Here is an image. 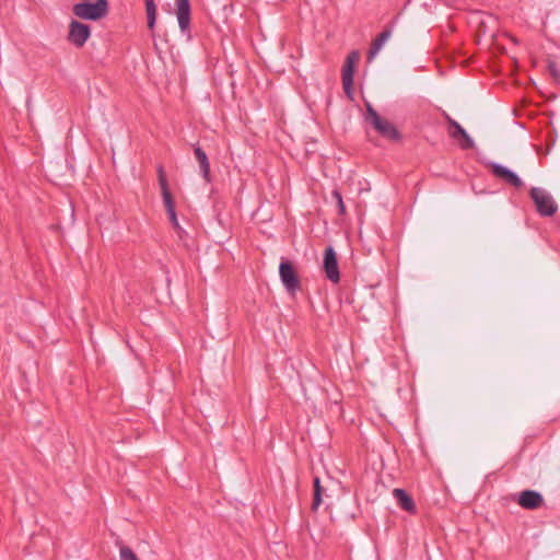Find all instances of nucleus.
<instances>
[{"instance_id":"nucleus-1","label":"nucleus","mask_w":560,"mask_h":560,"mask_svg":"<svg viewBox=\"0 0 560 560\" xmlns=\"http://www.w3.org/2000/svg\"><path fill=\"white\" fill-rule=\"evenodd\" d=\"M365 120L373 126L380 136L392 141H399L401 139V133L398 129L390 121L382 118L371 103H365Z\"/></svg>"},{"instance_id":"nucleus-2","label":"nucleus","mask_w":560,"mask_h":560,"mask_svg":"<svg viewBox=\"0 0 560 560\" xmlns=\"http://www.w3.org/2000/svg\"><path fill=\"white\" fill-rule=\"evenodd\" d=\"M108 13V1L96 0L94 3L80 2L73 5V14L90 21H97Z\"/></svg>"},{"instance_id":"nucleus-3","label":"nucleus","mask_w":560,"mask_h":560,"mask_svg":"<svg viewBox=\"0 0 560 560\" xmlns=\"http://www.w3.org/2000/svg\"><path fill=\"white\" fill-rule=\"evenodd\" d=\"M529 196L541 217H552L558 211V205L553 197L544 188L533 187Z\"/></svg>"},{"instance_id":"nucleus-4","label":"nucleus","mask_w":560,"mask_h":560,"mask_svg":"<svg viewBox=\"0 0 560 560\" xmlns=\"http://www.w3.org/2000/svg\"><path fill=\"white\" fill-rule=\"evenodd\" d=\"M279 277L282 285L290 295L294 296L296 292L301 290V280L294 265L290 260L284 258L281 259L279 265Z\"/></svg>"},{"instance_id":"nucleus-5","label":"nucleus","mask_w":560,"mask_h":560,"mask_svg":"<svg viewBox=\"0 0 560 560\" xmlns=\"http://www.w3.org/2000/svg\"><path fill=\"white\" fill-rule=\"evenodd\" d=\"M360 60V54L358 50H352L346 58L341 70L342 88L346 95L352 98L353 95V77L355 71V65Z\"/></svg>"},{"instance_id":"nucleus-6","label":"nucleus","mask_w":560,"mask_h":560,"mask_svg":"<svg viewBox=\"0 0 560 560\" xmlns=\"http://www.w3.org/2000/svg\"><path fill=\"white\" fill-rule=\"evenodd\" d=\"M445 118L450 126V137L454 140H458V144L463 150L472 149L475 142L467 131L450 115L446 114Z\"/></svg>"},{"instance_id":"nucleus-7","label":"nucleus","mask_w":560,"mask_h":560,"mask_svg":"<svg viewBox=\"0 0 560 560\" xmlns=\"http://www.w3.org/2000/svg\"><path fill=\"white\" fill-rule=\"evenodd\" d=\"M156 173H158L159 185L161 188L163 203H164L167 217H174V214H176L175 203H174L171 190L168 188L166 174H165L163 165H161V164L158 165Z\"/></svg>"},{"instance_id":"nucleus-8","label":"nucleus","mask_w":560,"mask_h":560,"mask_svg":"<svg viewBox=\"0 0 560 560\" xmlns=\"http://www.w3.org/2000/svg\"><path fill=\"white\" fill-rule=\"evenodd\" d=\"M323 268H324L326 278L329 281H331L332 283H338L340 281V272H339L337 254L331 246H329L325 249Z\"/></svg>"},{"instance_id":"nucleus-9","label":"nucleus","mask_w":560,"mask_h":560,"mask_svg":"<svg viewBox=\"0 0 560 560\" xmlns=\"http://www.w3.org/2000/svg\"><path fill=\"white\" fill-rule=\"evenodd\" d=\"M91 35V28L88 24L79 21H71L69 24L68 40L77 46L82 47Z\"/></svg>"},{"instance_id":"nucleus-10","label":"nucleus","mask_w":560,"mask_h":560,"mask_svg":"<svg viewBox=\"0 0 560 560\" xmlns=\"http://www.w3.org/2000/svg\"><path fill=\"white\" fill-rule=\"evenodd\" d=\"M176 18L183 34L190 33L191 8L189 0H175Z\"/></svg>"},{"instance_id":"nucleus-11","label":"nucleus","mask_w":560,"mask_h":560,"mask_svg":"<svg viewBox=\"0 0 560 560\" xmlns=\"http://www.w3.org/2000/svg\"><path fill=\"white\" fill-rule=\"evenodd\" d=\"M491 173L499 179L503 180L504 183L515 187L520 188L523 186L522 179L518 177L516 173L509 170L508 167L499 164V163H491L490 164Z\"/></svg>"},{"instance_id":"nucleus-12","label":"nucleus","mask_w":560,"mask_h":560,"mask_svg":"<svg viewBox=\"0 0 560 560\" xmlns=\"http://www.w3.org/2000/svg\"><path fill=\"white\" fill-rule=\"evenodd\" d=\"M517 503L526 510H536L544 504L541 493L535 490H524L517 497Z\"/></svg>"},{"instance_id":"nucleus-13","label":"nucleus","mask_w":560,"mask_h":560,"mask_svg":"<svg viewBox=\"0 0 560 560\" xmlns=\"http://www.w3.org/2000/svg\"><path fill=\"white\" fill-rule=\"evenodd\" d=\"M393 495L397 501V504L406 512L415 514L417 511L413 499L407 493L406 490L396 488L393 490Z\"/></svg>"},{"instance_id":"nucleus-14","label":"nucleus","mask_w":560,"mask_h":560,"mask_svg":"<svg viewBox=\"0 0 560 560\" xmlns=\"http://www.w3.org/2000/svg\"><path fill=\"white\" fill-rule=\"evenodd\" d=\"M195 158L199 163L200 172L206 182H210V163L207 153L199 147L196 145L194 149Z\"/></svg>"},{"instance_id":"nucleus-15","label":"nucleus","mask_w":560,"mask_h":560,"mask_svg":"<svg viewBox=\"0 0 560 560\" xmlns=\"http://www.w3.org/2000/svg\"><path fill=\"white\" fill-rule=\"evenodd\" d=\"M393 25L394 22L392 23V25H389L383 32H381L377 35V37L373 40L371 48L369 50V59H372L380 51L385 42L390 37Z\"/></svg>"},{"instance_id":"nucleus-16","label":"nucleus","mask_w":560,"mask_h":560,"mask_svg":"<svg viewBox=\"0 0 560 560\" xmlns=\"http://www.w3.org/2000/svg\"><path fill=\"white\" fill-rule=\"evenodd\" d=\"M148 28L153 32L156 23V5L154 0H144Z\"/></svg>"},{"instance_id":"nucleus-17","label":"nucleus","mask_w":560,"mask_h":560,"mask_svg":"<svg viewBox=\"0 0 560 560\" xmlns=\"http://www.w3.org/2000/svg\"><path fill=\"white\" fill-rule=\"evenodd\" d=\"M314 498L312 502V510L316 511L318 506L322 504V492L323 488L320 486V479L318 477L314 478Z\"/></svg>"},{"instance_id":"nucleus-18","label":"nucleus","mask_w":560,"mask_h":560,"mask_svg":"<svg viewBox=\"0 0 560 560\" xmlns=\"http://www.w3.org/2000/svg\"><path fill=\"white\" fill-rule=\"evenodd\" d=\"M170 219V222L173 226V229L175 230L178 238L180 241H184V237L186 236V231L180 226L179 222H178V219H177V213L174 214V217H168Z\"/></svg>"},{"instance_id":"nucleus-19","label":"nucleus","mask_w":560,"mask_h":560,"mask_svg":"<svg viewBox=\"0 0 560 560\" xmlns=\"http://www.w3.org/2000/svg\"><path fill=\"white\" fill-rule=\"evenodd\" d=\"M120 560H139L133 550L128 546H122L119 549Z\"/></svg>"},{"instance_id":"nucleus-20","label":"nucleus","mask_w":560,"mask_h":560,"mask_svg":"<svg viewBox=\"0 0 560 560\" xmlns=\"http://www.w3.org/2000/svg\"><path fill=\"white\" fill-rule=\"evenodd\" d=\"M331 196L337 201L339 214H341V215L345 214L346 213V207H345V203H343L342 196H341L340 191L332 190Z\"/></svg>"},{"instance_id":"nucleus-21","label":"nucleus","mask_w":560,"mask_h":560,"mask_svg":"<svg viewBox=\"0 0 560 560\" xmlns=\"http://www.w3.org/2000/svg\"><path fill=\"white\" fill-rule=\"evenodd\" d=\"M548 70H549V72H550L551 77H552L556 81H559V80H560V72H559V70H558V68H557L556 62L550 61V62L548 63Z\"/></svg>"}]
</instances>
